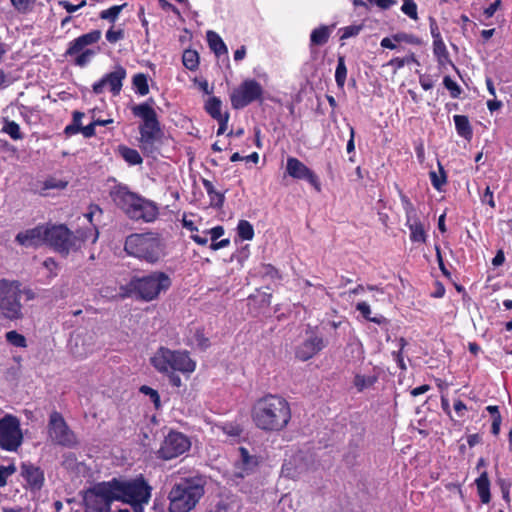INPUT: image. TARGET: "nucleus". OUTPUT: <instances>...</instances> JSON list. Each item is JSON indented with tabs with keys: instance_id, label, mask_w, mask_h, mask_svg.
<instances>
[{
	"instance_id": "f257e3e1",
	"label": "nucleus",
	"mask_w": 512,
	"mask_h": 512,
	"mask_svg": "<svg viewBox=\"0 0 512 512\" xmlns=\"http://www.w3.org/2000/svg\"><path fill=\"white\" fill-rule=\"evenodd\" d=\"M292 418L290 403L278 394L268 393L251 407V419L256 428L272 433L285 430Z\"/></svg>"
},
{
	"instance_id": "f03ea898",
	"label": "nucleus",
	"mask_w": 512,
	"mask_h": 512,
	"mask_svg": "<svg viewBox=\"0 0 512 512\" xmlns=\"http://www.w3.org/2000/svg\"><path fill=\"white\" fill-rule=\"evenodd\" d=\"M153 368L168 377L173 387H181L182 380L177 374L182 373L189 377L196 369V362L192 360L186 350H171L167 347H159L150 358Z\"/></svg>"
},
{
	"instance_id": "7ed1b4c3",
	"label": "nucleus",
	"mask_w": 512,
	"mask_h": 512,
	"mask_svg": "<svg viewBox=\"0 0 512 512\" xmlns=\"http://www.w3.org/2000/svg\"><path fill=\"white\" fill-rule=\"evenodd\" d=\"M206 479L202 475L182 477L173 484L168 500L169 512H191L205 494Z\"/></svg>"
},
{
	"instance_id": "20e7f679",
	"label": "nucleus",
	"mask_w": 512,
	"mask_h": 512,
	"mask_svg": "<svg viewBox=\"0 0 512 512\" xmlns=\"http://www.w3.org/2000/svg\"><path fill=\"white\" fill-rule=\"evenodd\" d=\"M97 239L96 228L78 229L73 232L64 224H46L45 245L63 255L79 250L86 241L95 243Z\"/></svg>"
},
{
	"instance_id": "39448f33",
	"label": "nucleus",
	"mask_w": 512,
	"mask_h": 512,
	"mask_svg": "<svg viewBox=\"0 0 512 512\" xmlns=\"http://www.w3.org/2000/svg\"><path fill=\"white\" fill-rule=\"evenodd\" d=\"M110 196L115 205L132 220L149 223L159 215V209L154 202L131 192L126 186H116Z\"/></svg>"
},
{
	"instance_id": "423d86ee",
	"label": "nucleus",
	"mask_w": 512,
	"mask_h": 512,
	"mask_svg": "<svg viewBox=\"0 0 512 512\" xmlns=\"http://www.w3.org/2000/svg\"><path fill=\"white\" fill-rule=\"evenodd\" d=\"M152 103L153 100L149 99L131 106L132 114L142 120L139 125V148L146 155H152L157 150L156 143L161 140L163 135L158 115Z\"/></svg>"
},
{
	"instance_id": "0eeeda50",
	"label": "nucleus",
	"mask_w": 512,
	"mask_h": 512,
	"mask_svg": "<svg viewBox=\"0 0 512 512\" xmlns=\"http://www.w3.org/2000/svg\"><path fill=\"white\" fill-rule=\"evenodd\" d=\"M124 251L140 261L156 264L165 255V244L158 233H133L126 237Z\"/></svg>"
},
{
	"instance_id": "6e6552de",
	"label": "nucleus",
	"mask_w": 512,
	"mask_h": 512,
	"mask_svg": "<svg viewBox=\"0 0 512 512\" xmlns=\"http://www.w3.org/2000/svg\"><path fill=\"white\" fill-rule=\"evenodd\" d=\"M172 285L171 278L165 272L154 271L143 277H133L126 285L128 294H134L144 301H152L166 292Z\"/></svg>"
},
{
	"instance_id": "1a4fd4ad",
	"label": "nucleus",
	"mask_w": 512,
	"mask_h": 512,
	"mask_svg": "<svg viewBox=\"0 0 512 512\" xmlns=\"http://www.w3.org/2000/svg\"><path fill=\"white\" fill-rule=\"evenodd\" d=\"M101 37L102 33L98 29L78 36L68 43L64 57L71 59L77 67H86L98 53V50L89 46L97 44Z\"/></svg>"
},
{
	"instance_id": "9d476101",
	"label": "nucleus",
	"mask_w": 512,
	"mask_h": 512,
	"mask_svg": "<svg viewBox=\"0 0 512 512\" xmlns=\"http://www.w3.org/2000/svg\"><path fill=\"white\" fill-rule=\"evenodd\" d=\"M21 287L18 280L0 279V313L3 318L15 321L24 317Z\"/></svg>"
},
{
	"instance_id": "9b49d317",
	"label": "nucleus",
	"mask_w": 512,
	"mask_h": 512,
	"mask_svg": "<svg viewBox=\"0 0 512 512\" xmlns=\"http://www.w3.org/2000/svg\"><path fill=\"white\" fill-rule=\"evenodd\" d=\"M84 512H111L115 498L110 480L95 483L89 487L82 497Z\"/></svg>"
},
{
	"instance_id": "f8f14e48",
	"label": "nucleus",
	"mask_w": 512,
	"mask_h": 512,
	"mask_svg": "<svg viewBox=\"0 0 512 512\" xmlns=\"http://www.w3.org/2000/svg\"><path fill=\"white\" fill-rule=\"evenodd\" d=\"M115 498L124 503L149 502L151 487L141 476L130 481H122L117 478L110 480Z\"/></svg>"
},
{
	"instance_id": "ddd939ff",
	"label": "nucleus",
	"mask_w": 512,
	"mask_h": 512,
	"mask_svg": "<svg viewBox=\"0 0 512 512\" xmlns=\"http://www.w3.org/2000/svg\"><path fill=\"white\" fill-rule=\"evenodd\" d=\"M399 193L401 205L405 212L406 222L405 225L408 227L410 234L409 239L412 243L425 244L427 242V229L425 224L420 219L417 208L414 206L410 198L404 194L402 189L396 185Z\"/></svg>"
},
{
	"instance_id": "4468645a",
	"label": "nucleus",
	"mask_w": 512,
	"mask_h": 512,
	"mask_svg": "<svg viewBox=\"0 0 512 512\" xmlns=\"http://www.w3.org/2000/svg\"><path fill=\"white\" fill-rule=\"evenodd\" d=\"M23 443V433L18 417L6 414L0 419V448L15 452Z\"/></svg>"
},
{
	"instance_id": "2eb2a0df",
	"label": "nucleus",
	"mask_w": 512,
	"mask_h": 512,
	"mask_svg": "<svg viewBox=\"0 0 512 512\" xmlns=\"http://www.w3.org/2000/svg\"><path fill=\"white\" fill-rule=\"evenodd\" d=\"M263 87L255 79H245L230 94V102L233 109L240 110L255 101L262 102Z\"/></svg>"
},
{
	"instance_id": "dca6fc26",
	"label": "nucleus",
	"mask_w": 512,
	"mask_h": 512,
	"mask_svg": "<svg viewBox=\"0 0 512 512\" xmlns=\"http://www.w3.org/2000/svg\"><path fill=\"white\" fill-rule=\"evenodd\" d=\"M47 430L50 439L57 445L72 447L76 444L74 432L68 426L63 415L56 410L49 415Z\"/></svg>"
},
{
	"instance_id": "f3484780",
	"label": "nucleus",
	"mask_w": 512,
	"mask_h": 512,
	"mask_svg": "<svg viewBox=\"0 0 512 512\" xmlns=\"http://www.w3.org/2000/svg\"><path fill=\"white\" fill-rule=\"evenodd\" d=\"M191 447L189 438L181 432L171 431L164 438L159 450L157 451V457L162 460L174 459Z\"/></svg>"
},
{
	"instance_id": "a211bd4d",
	"label": "nucleus",
	"mask_w": 512,
	"mask_h": 512,
	"mask_svg": "<svg viewBox=\"0 0 512 512\" xmlns=\"http://www.w3.org/2000/svg\"><path fill=\"white\" fill-rule=\"evenodd\" d=\"M126 76V69L122 65L118 64L114 67L113 71L106 73L101 79L93 84L92 91L96 95H99L105 91V88H108L113 96H118L122 90Z\"/></svg>"
},
{
	"instance_id": "6ab92c4d",
	"label": "nucleus",
	"mask_w": 512,
	"mask_h": 512,
	"mask_svg": "<svg viewBox=\"0 0 512 512\" xmlns=\"http://www.w3.org/2000/svg\"><path fill=\"white\" fill-rule=\"evenodd\" d=\"M285 172L293 179L307 181L316 192H321V181L318 175L298 158L292 156L287 158Z\"/></svg>"
},
{
	"instance_id": "aec40b11",
	"label": "nucleus",
	"mask_w": 512,
	"mask_h": 512,
	"mask_svg": "<svg viewBox=\"0 0 512 512\" xmlns=\"http://www.w3.org/2000/svg\"><path fill=\"white\" fill-rule=\"evenodd\" d=\"M20 468V474L27 484L26 488L32 492L40 491L45 482L44 471L32 463L26 462H23Z\"/></svg>"
},
{
	"instance_id": "412c9836",
	"label": "nucleus",
	"mask_w": 512,
	"mask_h": 512,
	"mask_svg": "<svg viewBox=\"0 0 512 512\" xmlns=\"http://www.w3.org/2000/svg\"><path fill=\"white\" fill-rule=\"evenodd\" d=\"M45 238L46 224H40L34 228L19 232L15 240L22 246L38 248L45 245Z\"/></svg>"
},
{
	"instance_id": "4be33fe9",
	"label": "nucleus",
	"mask_w": 512,
	"mask_h": 512,
	"mask_svg": "<svg viewBox=\"0 0 512 512\" xmlns=\"http://www.w3.org/2000/svg\"><path fill=\"white\" fill-rule=\"evenodd\" d=\"M325 347L322 337L312 336L301 343L295 351V356L301 361H307Z\"/></svg>"
},
{
	"instance_id": "5701e85b",
	"label": "nucleus",
	"mask_w": 512,
	"mask_h": 512,
	"mask_svg": "<svg viewBox=\"0 0 512 512\" xmlns=\"http://www.w3.org/2000/svg\"><path fill=\"white\" fill-rule=\"evenodd\" d=\"M239 453L240 460L236 464V467L240 470L238 475L244 477V475H248L254 470L258 465V460L255 456L250 455L245 447H239Z\"/></svg>"
},
{
	"instance_id": "b1692460",
	"label": "nucleus",
	"mask_w": 512,
	"mask_h": 512,
	"mask_svg": "<svg viewBox=\"0 0 512 512\" xmlns=\"http://www.w3.org/2000/svg\"><path fill=\"white\" fill-rule=\"evenodd\" d=\"M202 185L209 197L210 206L217 209L222 208L225 202V192L217 191L213 183L205 178L202 179Z\"/></svg>"
},
{
	"instance_id": "393cba45",
	"label": "nucleus",
	"mask_w": 512,
	"mask_h": 512,
	"mask_svg": "<svg viewBox=\"0 0 512 512\" xmlns=\"http://www.w3.org/2000/svg\"><path fill=\"white\" fill-rule=\"evenodd\" d=\"M332 29L327 25H320L310 34V47L325 45L331 36Z\"/></svg>"
},
{
	"instance_id": "a878e982",
	"label": "nucleus",
	"mask_w": 512,
	"mask_h": 512,
	"mask_svg": "<svg viewBox=\"0 0 512 512\" xmlns=\"http://www.w3.org/2000/svg\"><path fill=\"white\" fill-rule=\"evenodd\" d=\"M477 492L483 504H488L491 500L490 493V480L488 473L483 471L480 476L475 480Z\"/></svg>"
},
{
	"instance_id": "bb28decb",
	"label": "nucleus",
	"mask_w": 512,
	"mask_h": 512,
	"mask_svg": "<svg viewBox=\"0 0 512 512\" xmlns=\"http://www.w3.org/2000/svg\"><path fill=\"white\" fill-rule=\"evenodd\" d=\"M453 120L457 134L466 140H471L473 136V129L468 117L465 115H454Z\"/></svg>"
},
{
	"instance_id": "cd10ccee",
	"label": "nucleus",
	"mask_w": 512,
	"mask_h": 512,
	"mask_svg": "<svg viewBox=\"0 0 512 512\" xmlns=\"http://www.w3.org/2000/svg\"><path fill=\"white\" fill-rule=\"evenodd\" d=\"M207 41L210 49L217 55H223L228 52L227 46L222 38L214 31L207 32Z\"/></svg>"
},
{
	"instance_id": "c85d7f7f",
	"label": "nucleus",
	"mask_w": 512,
	"mask_h": 512,
	"mask_svg": "<svg viewBox=\"0 0 512 512\" xmlns=\"http://www.w3.org/2000/svg\"><path fill=\"white\" fill-rule=\"evenodd\" d=\"M119 154L121 157L129 164V165H140L143 162V159L140 153L133 148H130L125 145H121L118 148Z\"/></svg>"
},
{
	"instance_id": "c756f323",
	"label": "nucleus",
	"mask_w": 512,
	"mask_h": 512,
	"mask_svg": "<svg viewBox=\"0 0 512 512\" xmlns=\"http://www.w3.org/2000/svg\"><path fill=\"white\" fill-rule=\"evenodd\" d=\"M438 168L439 172H429V178L434 189L441 192L443 190L444 185L447 183V174L440 162H438Z\"/></svg>"
},
{
	"instance_id": "7c9ffc66",
	"label": "nucleus",
	"mask_w": 512,
	"mask_h": 512,
	"mask_svg": "<svg viewBox=\"0 0 512 512\" xmlns=\"http://www.w3.org/2000/svg\"><path fill=\"white\" fill-rule=\"evenodd\" d=\"M222 101L217 96H212L208 98L205 102L204 109L205 111L213 118L219 119L224 115L221 113Z\"/></svg>"
},
{
	"instance_id": "2f4dec72",
	"label": "nucleus",
	"mask_w": 512,
	"mask_h": 512,
	"mask_svg": "<svg viewBox=\"0 0 512 512\" xmlns=\"http://www.w3.org/2000/svg\"><path fill=\"white\" fill-rule=\"evenodd\" d=\"M182 63L190 71H196L199 67V54L196 50L186 49L182 55Z\"/></svg>"
},
{
	"instance_id": "473e14b6",
	"label": "nucleus",
	"mask_w": 512,
	"mask_h": 512,
	"mask_svg": "<svg viewBox=\"0 0 512 512\" xmlns=\"http://www.w3.org/2000/svg\"><path fill=\"white\" fill-rule=\"evenodd\" d=\"M378 380L375 375H362L356 374L354 376L353 384L358 392H362L367 388L372 387Z\"/></svg>"
},
{
	"instance_id": "72a5a7b5",
	"label": "nucleus",
	"mask_w": 512,
	"mask_h": 512,
	"mask_svg": "<svg viewBox=\"0 0 512 512\" xmlns=\"http://www.w3.org/2000/svg\"><path fill=\"white\" fill-rule=\"evenodd\" d=\"M347 77V67L345 64V57L343 55H339L337 58V66L335 70V81L338 88L343 89L345 86Z\"/></svg>"
},
{
	"instance_id": "f704fd0d",
	"label": "nucleus",
	"mask_w": 512,
	"mask_h": 512,
	"mask_svg": "<svg viewBox=\"0 0 512 512\" xmlns=\"http://www.w3.org/2000/svg\"><path fill=\"white\" fill-rule=\"evenodd\" d=\"M237 235L243 241H251L254 238L255 232L253 225L247 220H240L237 224Z\"/></svg>"
},
{
	"instance_id": "c9c22d12",
	"label": "nucleus",
	"mask_w": 512,
	"mask_h": 512,
	"mask_svg": "<svg viewBox=\"0 0 512 512\" xmlns=\"http://www.w3.org/2000/svg\"><path fill=\"white\" fill-rule=\"evenodd\" d=\"M2 132L8 134L10 138L15 141L23 139V134L20 130L19 124L7 118L4 119Z\"/></svg>"
},
{
	"instance_id": "e433bc0d",
	"label": "nucleus",
	"mask_w": 512,
	"mask_h": 512,
	"mask_svg": "<svg viewBox=\"0 0 512 512\" xmlns=\"http://www.w3.org/2000/svg\"><path fill=\"white\" fill-rule=\"evenodd\" d=\"M132 83L136 89V92L139 95L145 96L149 93L148 80H147V76L144 73L135 74L133 76Z\"/></svg>"
},
{
	"instance_id": "4c0bfd02",
	"label": "nucleus",
	"mask_w": 512,
	"mask_h": 512,
	"mask_svg": "<svg viewBox=\"0 0 512 512\" xmlns=\"http://www.w3.org/2000/svg\"><path fill=\"white\" fill-rule=\"evenodd\" d=\"M126 5V3L122 5H114L106 10H102L99 14V17L102 20H108L114 23Z\"/></svg>"
},
{
	"instance_id": "58836bf2",
	"label": "nucleus",
	"mask_w": 512,
	"mask_h": 512,
	"mask_svg": "<svg viewBox=\"0 0 512 512\" xmlns=\"http://www.w3.org/2000/svg\"><path fill=\"white\" fill-rule=\"evenodd\" d=\"M433 52L439 62L448 60L449 53L442 38L433 41Z\"/></svg>"
},
{
	"instance_id": "ea45409f",
	"label": "nucleus",
	"mask_w": 512,
	"mask_h": 512,
	"mask_svg": "<svg viewBox=\"0 0 512 512\" xmlns=\"http://www.w3.org/2000/svg\"><path fill=\"white\" fill-rule=\"evenodd\" d=\"M5 337L6 341L15 347L24 348L27 346L26 338L15 330L8 331Z\"/></svg>"
},
{
	"instance_id": "a19ab883",
	"label": "nucleus",
	"mask_w": 512,
	"mask_h": 512,
	"mask_svg": "<svg viewBox=\"0 0 512 512\" xmlns=\"http://www.w3.org/2000/svg\"><path fill=\"white\" fill-rule=\"evenodd\" d=\"M401 11L412 20H418L417 4L414 0H402Z\"/></svg>"
},
{
	"instance_id": "79ce46f5",
	"label": "nucleus",
	"mask_w": 512,
	"mask_h": 512,
	"mask_svg": "<svg viewBox=\"0 0 512 512\" xmlns=\"http://www.w3.org/2000/svg\"><path fill=\"white\" fill-rule=\"evenodd\" d=\"M14 9L20 14H28L32 11L35 0H10Z\"/></svg>"
},
{
	"instance_id": "37998d69",
	"label": "nucleus",
	"mask_w": 512,
	"mask_h": 512,
	"mask_svg": "<svg viewBox=\"0 0 512 512\" xmlns=\"http://www.w3.org/2000/svg\"><path fill=\"white\" fill-rule=\"evenodd\" d=\"M443 85L449 90L452 98H458L462 93L461 87L449 75L444 76Z\"/></svg>"
},
{
	"instance_id": "c03bdc74",
	"label": "nucleus",
	"mask_w": 512,
	"mask_h": 512,
	"mask_svg": "<svg viewBox=\"0 0 512 512\" xmlns=\"http://www.w3.org/2000/svg\"><path fill=\"white\" fill-rule=\"evenodd\" d=\"M16 471L17 468L14 463L9 464L8 466H0V488L7 485L8 478L12 476Z\"/></svg>"
},
{
	"instance_id": "a18cd8bd",
	"label": "nucleus",
	"mask_w": 512,
	"mask_h": 512,
	"mask_svg": "<svg viewBox=\"0 0 512 512\" xmlns=\"http://www.w3.org/2000/svg\"><path fill=\"white\" fill-rule=\"evenodd\" d=\"M393 39L395 42H405L407 44L419 45L421 43L420 39L414 34H408L405 32H399L393 35Z\"/></svg>"
},
{
	"instance_id": "49530a36",
	"label": "nucleus",
	"mask_w": 512,
	"mask_h": 512,
	"mask_svg": "<svg viewBox=\"0 0 512 512\" xmlns=\"http://www.w3.org/2000/svg\"><path fill=\"white\" fill-rule=\"evenodd\" d=\"M261 273L263 277H268L272 280H279L282 278L279 270L272 264H262Z\"/></svg>"
},
{
	"instance_id": "de8ad7c7",
	"label": "nucleus",
	"mask_w": 512,
	"mask_h": 512,
	"mask_svg": "<svg viewBox=\"0 0 512 512\" xmlns=\"http://www.w3.org/2000/svg\"><path fill=\"white\" fill-rule=\"evenodd\" d=\"M140 392L143 393L144 395H147L150 397V400L153 402V404L155 405L156 408H159L160 406V395L158 393L157 390L147 386V385H143L140 387Z\"/></svg>"
},
{
	"instance_id": "09e8293b",
	"label": "nucleus",
	"mask_w": 512,
	"mask_h": 512,
	"mask_svg": "<svg viewBox=\"0 0 512 512\" xmlns=\"http://www.w3.org/2000/svg\"><path fill=\"white\" fill-rule=\"evenodd\" d=\"M105 37L109 43L114 44L124 39L125 32L123 29L114 30V27L112 26L109 30H107Z\"/></svg>"
},
{
	"instance_id": "8fccbe9b",
	"label": "nucleus",
	"mask_w": 512,
	"mask_h": 512,
	"mask_svg": "<svg viewBox=\"0 0 512 512\" xmlns=\"http://www.w3.org/2000/svg\"><path fill=\"white\" fill-rule=\"evenodd\" d=\"M362 30V25H349L342 28L341 39L357 36Z\"/></svg>"
},
{
	"instance_id": "3c124183",
	"label": "nucleus",
	"mask_w": 512,
	"mask_h": 512,
	"mask_svg": "<svg viewBox=\"0 0 512 512\" xmlns=\"http://www.w3.org/2000/svg\"><path fill=\"white\" fill-rule=\"evenodd\" d=\"M498 485L500 487L502 497L506 503H510V482L505 479H499Z\"/></svg>"
},
{
	"instance_id": "603ef678",
	"label": "nucleus",
	"mask_w": 512,
	"mask_h": 512,
	"mask_svg": "<svg viewBox=\"0 0 512 512\" xmlns=\"http://www.w3.org/2000/svg\"><path fill=\"white\" fill-rule=\"evenodd\" d=\"M225 233L224 227L221 225L215 226L209 230L204 231V234H209L211 237V241H216L220 237H222Z\"/></svg>"
},
{
	"instance_id": "864d4df0",
	"label": "nucleus",
	"mask_w": 512,
	"mask_h": 512,
	"mask_svg": "<svg viewBox=\"0 0 512 512\" xmlns=\"http://www.w3.org/2000/svg\"><path fill=\"white\" fill-rule=\"evenodd\" d=\"M481 201L482 203L488 204L491 208H495L496 204L494 201V195L489 186L486 187L481 195Z\"/></svg>"
},
{
	"instance_id": "5fc2aeb1",
	"label": "nucleus",
	"mask_w": 512,
	"mask_h": 512,
	"mask_svg": "<svg viewBox=\"0 0 512 512\" xmlns=\"http://www.w3.org/2000/svg\"><path fill=\"white\" fill-rule=\"evenodd\" d=\"M436 258L439 265V269L441 270L442 274L447 278H451V273L444 264L441 250L438 246H436Z\"/></svg>"
},
{
	"instance_id": "6e6d98bb",
	"label": "nucleus",
	"mask_w": 512,
	"mask_h": 512,
	"mask_svg": "<svg viewBox=\"0 0 512 512\" xmlns=\"http://www.w3.org/2000/svg\"><path fill=\"white\" fill-rule=\"evenodd\" d=\"M502 1L501 0H495L493 3H491L488 7H486L483 11V14L485 18H491L494 16L496 11L501 6Z\"/></svg>"
},
{
	"instance_id": "4d7b16f0",
	"label": "nucleus",
	"mask_w": 512,
	"mask_h": 512,
	"mask_svg": "<svg viewBox=\"0 0 512 512\" xmlns=\"http://www.w3.org/2000/svg\"><path fill=\"white\" fill-rule=\"evenodd\" d=\"M356 310L359 311L361 313V315L366 319V320H370V317H371V309H370V306L368 303L366 302H359L357 303L356 305Z\"/></svg>"
},
{
	"instance_id": "13d9d810",
	"label": "nucleus",
	"mask_w": 512,
	"mask_h": 512,
	"mask_svg": "<svg viewBox=\"0 0 512 512\" xmlns=\"http://www.w3.org/2000/svg\"><path fill=\"white\" fill-rule=\"evenodd\" d=\"M429 27L433 41L442 38L438 24L433 17L429 18Z\"/></svg>"
},
{
	"instance_id": "bf43d9fd",
	"label": "nucleus",
	"mask_w": 512,
	"mask_h": 512,
	"mask_svg": "<svg viewBox=\"0 0 512 512\" xmlns=\"http://www.w3.org/2000/svg\"><path fill=\"white\" fill-rule=\"evenodd\" d=\"M218 121V129H217V135H222L227 130L228 120H229V114L225 113L223 117L216 119Z\"/></svg>"
},
{
	"instance_id": "052dcab7",
	"label": "nucleus",
	"mask_w": 512,
	"mask_h": 512,
	"mask_svg": "<svg viewBox=\"0 0 512 512\" xmlns=\"http://www.w3.org/2000/svg\"><path fill=\"white\" fill-rule=\"evenodd\" d=\"M453 408L459 417H463L467 411L466 404L460 399L454 401Z\"/></svg>"
},
{
	"instance_id": "680f3d73",
	"label": "nucleus",
	"mask_w": 512,
	"mask_h": 512,
	"mask_svg": "<svg viewBox=\"0 0 512 512\" xmlns=\"http://www.w3.org/2000/svg\"><path fill=\"white\" fill-rule=\"evenodd\" d=\"M95 127H96V125L94 124L93 121L84 127L81 125V133L83 134L84 137L91 138V137L95 136V134H96Z\"/></svg>"
},
{
	"instance_id": "e2e57ef3",
	"label": "nucleus",
	"mask_w": 512,
	"mask_h": 512,
	"mask_svg": "<svg viewBox=\"0 0 512 512\" xmlns=\"http://www.w3.org/2000/svg\"><path fill=\"white\" fill-rule=\"evenodd\" d=\"M58 5L64 8L70 14L79 10V6L72 4L68 0H59Z\"/></svg>"
},
{
	"instance_id": "0e129e2a",
	"label": "nucleus",
	"mask_w": 512,
	"mask_h": 512,
	"mask_svg": "<svg viewBox=\"0 0 512 512\" xmlns=\"http://www.w3.org/2000/svg\"><path fill=\"white\" fill-rule=\"evenodd\" d=\"M379 8L387 10L397 4V0H372Z\"/></svg>"
},
{
	"instance_id": "69168bd1",
	"label": "nucleus",
	"mask_w": 512,
	"mask_h": 512,
	"mask_svg": "<svg viewBox=\"0 0 512 512\" xmlns=\"http://www.w3.org/2000/svg\"><path fill=\"white\" fill-rule=\"evenodd\" d=\"M78 132H81V125L74 123L67 125L64 129V133L66 136H72L77 134Z\"/></svg>"
},
{
	"instance_id": "338daca9",
	"label": "nucleus",
	"mask_w": 512,
	"mask_h": 512,
	"mask_svg": "<svg viewBox=\"0 0 512 512\" xmlns=\"http://www.w3.org/2000/svg\"><path fill=\"white\" fill-rule=\"evenodd\" d=\"M230 244V240L228 238L222 239L220 241H212L210 245V249L216 251L222 248L227 247Z\"/></svg>"
},
{
	"instance_id": "774afa93",
	"label": "nucleus",
	"mask_w": 512,
	"mask_h": 512,
	"mask_svg": "<svg viewBox=\"0 0 512 512\" xmlns=\"http://www.w3.org/2000/svg\"><path fill=\"white\" fill-rule=\"evenodd\" d=\"M430 385L428 384H423L421 386H418V387H415L411 390L410 394L413 396V397H417L419 395H422L426 392H428L430 390Z\"/></svg>"
}]
</instances>
